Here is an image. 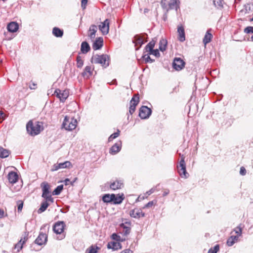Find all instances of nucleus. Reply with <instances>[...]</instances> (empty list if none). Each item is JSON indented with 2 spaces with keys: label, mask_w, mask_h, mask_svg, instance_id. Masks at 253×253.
Instances as JSON below:
<instances>
[{
  "label": "nucleus",
  "mask_w": 253,
  "mask_h": 253,
  "mask_svg": "<svg viewBox=\"0 0 253 253\" xmlns=\"http://www.w3.org/2000/svg\"><path fill=\"white\" fill-rule=\"evenodd\" d=\"M97 31V27L95 25H91L88 30V36L89 38L93 40L95 37V34Z\"/></svg>",
  "instance_id": "nucleus-19"
},
{
  "label": "nucleus",
  "mask_w": 253,
  "mask_h": 253,
  "mask_svg": "<svg viewBox=\"0 0 253 253\" xmlns=\"http://www.w3.org/2000/svg\"><path fill=\"white\" fill-rule=\"evenodd\" d=\"M99 248L97 247H96V248H94L93 246H91L89 247V248L87 249L85 253H97V250H99Z\"/></svg>",
  "instance_id": "nucleus-41"
},
{
  "label": "nucleus",
  "mask_w": 253,
  "mask_h": 253,
  "mask_svg": "<svg viewBox=\"0 0 253 253\" xmlns=\"http://www.w3.org/2000/svg\"><path fill=\"white\" fill-rule=\"evenodd\" d=\"M148 9H147V8H145V9H144V13H146V12H148Z\"/></svg>",
  "instance_id": "nucleus-62"
},
{
  "label": "nucleus",
  "mask_w": 253,
  "mask_h": 253,
  "mask_svg": "<svg viewBox=\"0 0 253 253\" xmlns=\"http://www.w3.org/2000/svg\"><path fill=\"white\" fill-rule=\"evenodd\" d=\"M23 203H21L19 204H18V207H17V210H18V212L21 211L22 208H23Z\"/></svg>",
  "instance_id": "nucleus-56"
},
{
  "label": "nucleus",
  "mask_w": 253,
  "mask_h": 253,
  "mask_svg": "<svg viewBox=\"0 0 253 253\" xmlns=\"http://www.w3.org/2000/svg\"><path fill=\"white\" fill-rule=\"evenodd\" d=\"M151 110L147 106H142L139 110V116L142 119H147L151 115Z\"/></svg>",
  "instance_id": "nucleus-8"
},
{
  "label": "nucleus",
  "mask_w": 253,
  "mask_h": 253,
  "mask_svg": "<svg viewBox=\"0 0 253 253\" xmlns=\"http://www.w3.org/2000/svg\"><path fill=\"white\" fill-rule=\"evenodd\" d=\"M130 222H126L125 223H122L120 225V227L123 228L122 234L124 236H127L130 233L131 228L130 227L126 226V224L130 225Z\"/></svg>",
  "instance_id": "nucleus-16"
},
{
  "label": "nucleus",
  "mask_w": 253,
  "mask_h": 253,
  "mask_svg": "<svg viewBox=\"0 0 253 253\" xmlns=\"http://www.w3.org/2000/svg\"><path fill=\"white\" fill-rule=\"evenodd\" d=\"M234 231L235 232L236 234H237L236 236H238V238L240 236H241L242 229L240 226H238L236 228H235L234 229Z\"/></svg>",
  "instance_id": "nucleus-47"
},
{
  "label": "nucleus",
  "mask_w": 253,
  "mask_h": 253,
  "mask_svg": "<svg viewBox=\"0 0 253 253\" xmlns=\"http://www.w3.org/2000/svg\"><path fill=\"white\" fill-rule=\"evenodd\" d=\"M47 236L46 234L40 233L35 240V243L39 245H42L47 242Z\"/></svg>",
  "instance_id": "nucleus-14"
},
{
  "label": "nucleus",
  "mask_w": 253,
  "mask_h": 253,
  "mask_svg": "<svg viewBox=\"0 0 253 253\" xmlns=\"http://www.w3.org/2000/svg\"><path fill=\"white\" fill-rule=\"evenodd\" d=\"M238 236H231L227 241V245L228 246H232L234 244L237 242L238 240Z\"/></svg>",
  "instance_id": "nucleus-28"
},
{
  "label": "nucleus",
  "mask_w": 253,
  "mask_h": 253,
  "mask_svg": "<svg viewBox=\"0 0 253 253\" xmlns=\"http://www.w3.org/2000/svg\"><path fill=\"white\" fill-rule=\"evenodd\" d=\"M10 154L8 150L0 146V157L4 158L7 157Z\"/></svg>",
  "instance_id": "nucleus-36"
},
{
  "label": "nucleus",
  "mask_w": 253,
  "mask_h": 253,
  "mask_svg": "<svg viewBox=\"0 0 253 253\" xmlns=\"http://www.w3.org/2000/svg\"><path fill=\"white\" fill-rule=\"evenodd\" d=\"M123 186V183L121 180H116L111 182L110 185V188L113 190L121 189Z\"/></svg>",
  "instance_id": "nucleus-21"
},
{
  "label": "nucleus",
  "mask_w": 253,
  "mask_h": 253,
  "mask_svg": "<svg viewBox=\"0 0 253 253\" xmlns=\"http://www.w3.org/2000/svg\"><path fill=\"white\" fill-rule=\"evenodd\" d=\"M244 33L246 34H253V26H248L244 29Z\"/></svg>",
  "instance_id": "nucleus-48"
},
{
  "label": "nucleus",
  "mask_w": 253,
  "mask_h": 253,
  "mask_svg": "<svg viewBox=\"0 0 253 253\" xmlns=\"http://www.w3.org/2000/svg\"><path fill=\"white\" fill-rule=\"evenodd\" d=\"M246 173V169H245V168L243 167H242L241 168H240V174L242 175H245Z\"/></svg>",
  "instance_id": "nucleus-53"
},
{
  "label": "nucleus",
  "mask_w": 253,
  "mask_h": 253,
  "mask_svg": "<svg viewBox=\"0 0 253 253\" xmlns=\"http://www.w3.org/2000/svg\"><path fill=\"white\" fill-rule=\"evenodd\" d=\"M250 39H251V41L252 42H253V35L251 36V37L250 38Z\"/></svg>",
  "instance_id": "nucleus-63"
},
{
  "label": "nucleus",
  "mask_w": 253,
  "mask_h": 253,
  "mask_svg": "<svg viewBox=\"0 0 253 253\" xmlns=\"http://www.w3.org/2000/svg\"><path fill=\"white\" fill-rule=\"evenodd\" d=\"M178 172L182 178H187L189 174L186 171V164L184 161V157H182L178 165L177 166Z\"/></svg>",
  "instance_id": "nucleus-6"
},
{
  "label": "nucleus",
  "mask_w": 253,
  "mask_h": 253,
  "mask_svg": "<svg viewBox=\"0 0 253 253\" xmlns=\"http://www.w3.org/2000/svg\"><path fill=\"white\" fill-rule=\"evenodd\" d=\"M29 233L25 232L23 235L21 239L19 241H21V243L23 245L28 240V239Z\"/></svg>",
  "instance_id": "nucleus-44"
},
{
  "label": "nucleus",
  "mask_w": 253,
  "mask_h": 253,
  "mask_svg": "<svg viewBox=\"0 0 253 253\" xmlns=\"http://www.w3.org/2000/svg\"><path fill=\"white\" fill-rule=\"evenodd\" d=\"M36 84H34V83H33L32 84V85H31V84L30 85L29 87L31 89H35L36 88Z\"/></svg>",
  "instance_id": "nucleus-57"
},
{
  "label": "nucleus",
  "mask_w": 253,
  "mask_h": 253,
  "mask_svg": "<svg viewBox=\"0 0 253 253\" xmlns=\"http://www.w3.org/2000/svg\"><path fill=\"white\" fill-rule=\"evenodd\" d=\"M54 94L58 97L60 101L63 102L68 98L69 96V91L68 90H61L59 89H56Z\"/></svg>",
  "instance_id": "nucleus-7"
},
{
  "label": "nucleus",
  "mask_w": 253,
  "mask_h": 253,
  "mask_svg": "<svg viewBox=\"0 0 253 253\" xmlns=\"http://www.w3.org/2000/svg\"><path fill=\"white\" fill-rule=\"evenodd\" d=\"M27 132L32 136L36 135L43 130L42 123L37 122L34 124L31 121H29L26 126Z\"/></svg>",
  "instance_id": "nucleus-1"
},
{
  "label": "nucleus",
  "mask_w": 253,
  "mask_h": 253,
  "mask_svg": "<svg viewBox=\"0 0 253 253\" xmlns=\"http://www.w3.org/2000/svg\"><path fill=\"white\" fill-rule=\"evenodd\" d=\"M23 245L22 243H21V241H19V242L15 245V249H17V252H19L22 249Z\"/></svg>",
  "instance_id": "nucleus-49"
},
{
  "label": "nucleus",
  "mask_w": 253,
  "mask_h": 253,
  "mask_svg": "<svg viewBox=\"0 0 253 253\" xmlns=\"http://www.w3.org/2000/svg\"><path fill=\"white\" fill-rule=\"evenodd\" d=\"M4 216V211L0 209V218L3 217Z\"/></svg>",
  "instance_id": "nucleus-59"
},
{
  "label": "nucleus",
  "mask_w": 253,
  "mask_h": 253,
  "mask_svg": "<svg viewBox=\"0 0 253 253\" xmlns=\"http://www.w3.org/2000/svg\"><path fill=\"white\" fill-rule=\"evenodd\" d=\"M147 35L145 33L140 35H136L134 37L132 42L135 46H138L137 47H136V50H138L141 45L147 41Z\"/></svg>",
  "instance_id": "nucleus-4"
},
{
  "label": "nucleus",
  "mask_w": 253,
  "mask_h": 253,
  "mask_svg": "<svg viewBox=\"0 0 253 253\" xmlns=\"http://www.w3.org/2000/svg\"><path fill=\"white\" fill-rule=\"evenodd\" d=\"M65 224L63 221H58L55 223L53 227V231L57 234H59L60 236L57 237V240H62L64 239L65 236L61 234L64 229Z\"/></svg>",
  "instance_id": "nucleus-5"
},
{
  "label": "nucleus",
  "mask_w": 253,
  "mask_h": 253,
  "mask_svg": "<svg viewBox=\"0 0 253 253\" xmlns=\"http://www.w3.org/2000/svg\"><path fill=\"white\" fill-rule=\"evenodd\" d=\"M178 33V40L180 42H183L185 40V32L184 28L182 26H178L177 28Z\"/></svg>",
  "instance_id": "nucleus-25"
},
{
  "label": "nucleus",
  "mask_w": 253,
  "mask_h": 253,
  "mask_svg": "<svg viewBox=\"0 0 253 253\" xmlns=\"http://www.w3.org/2000/svg\"><path fill=\"white\" fill-rule=\"evenodd\" d=\"M90 50V47L86 42H83L81 43V51L82 53L86 54Z\"/></svg>",
  "instance_id": "nucleus-26"
},
{
  "label": "nucleus",
  "mask_w": 253,
  "mask_h": 253,
  "mask_svg": "<svg viewBox=\"0 0 253 253\" xmlns=\"http://www.w3.org/2000/svg\"><path fill=\"white\" fill-rule=\"evenodd\" d=\"M91 62L95 64H99L103 67L106 68L109 65V57L107 54H96L92 57Z\"/></svg>",
  "instance_id": "nucleus-2"
},
{
  "label": "nucleus",
  "mask_w": 253,
  "mask_h": 253,
  "mask_svg": "<svg viewBox=\"0 0 253 253\" xmlns=\"http://www.w3.org/2000/svg\"><path fill=\"white\" fill-rule=\"evenodd\" d=\"M112 239L118 242H124L126 240V239L122 238L119 235L116 233H113L111 236Z\"/></svg>",
  "instance_id": "nucleus-39"
},
{
  "label": "nucleus",
  "mask_w": 253,
  "mask_h": 253,
  "mask_svg": "<svg viewBox=\"0 0 253 253\" xmlns=\"http://www.w3.org/2000/svg\"><path fill=\"white\" fill-rule=\"evenodd\" d=\"M19 28L18 24L15 22H10L7 26V30L11 33L16 32Z\"/></svg>",
  "instance_id": "nucleus-20"
},
{
  "label": "nucleus",
  "mask_w": 253,
  "mask_h": 253,
  "mask_svg": "<svg viewBox=\"0 0 253 253\" xmlns=\"http://www.w3.org/2000/svg\"><path fill=\"white\" fill-rule=\"evenodd\" d=\"M99 29L103 35H107L109 30V21L108 19L105 20L99 25Z\"/></svg>",
  "instance_id": "nucleus-11"
},
{
  "label": "nucleus",
  "mask_w": 253,
  "mask_h": 253,
  "mask_svg": "<svg viewBox=\"0 0 253 253\" xmlns=\"http://www.w3.org/2000/svg\"><path fill=\"white\" fill-rule=\"evenodd\" d=\"M48 202V201H44L42 203L41 207L38 210V213H41L46 210L47 207L49 206Z\"/></svg>",
  "instance_id": "nucleus-29"
},
{
  "label": "nucleus",
  "mask_w": 253,
  "mask_h": 253,
  "mask_svg": "<svg viewBox=\"0 0 253 253\" xmlns=\"http://www.w3.org/2000/svg\"><path fill=\"white\" fill-rule=\"evenodd\" d=\"M63 189V185H60L58 186L52 192V195H58L60 194Z\"/></svg>",
  "instance_id": "nucleus-38"
},
{
  "label": "nucleus",
  "mask_w": 253,
  "mask_h": 253,
  "mask_svg": "<svg viewBox=\"0 0 253 253\" xmlns=\"http://www.w3.org/2000/svg\"><path fill=\"white\" fill-rule=\"evenodd\" d=\"M179 0H170L169 3V9L175 8L176 10L179 7Z\"/></svg>",
  "instance_id": "nucleus-24"
},
{
  "label": "nucleus",
  "mask_w": 253,
  "mask_h": 253,
  "mask_svg": "<svg viewBox=\"0 0 253 253\" xmlns=\"http://www.w3.org/2000/svg\"><path fill=\"white\" fill-rule=\"evenodd\" d=\"M120 130L118 129L117 132L111 134L108 138V141L110 142L112 141L114 139L118 137L120 135Z\"/></svg>",
  "instance_id": "nucleus-43"
},
{
  "label": "nucleus",
  "mask_w": 253,
  "mask_h": 253,
  "mask_svg": "<svg viewBox=\"0 0 253 253\" xmlns=\"http://www.w3.org/2000/svg\"><path fill=\"white\" fill-rule=\"evenodd\" d=\"M103 45V39L102 37L97 38L94 42L92 48L94 50L100 49Z\"/></svg>",
  "instance_id": "nucleus-17"
},
{
  "label": "nucleus",
  "mask_w": 253,
  "mask_h": 253,
  "mask_svg": "<svg viewBox=\"0 0 253 253\" xmlns=\"http://www.w3.org/2000/svg\"><path fill=\"white\" fill-rule=\"evenodd\" d=\"M102 200L105 203L112 202V194H105L102 197Z\"/></svg>",
  "instance_id": "nucleus-40"
},
{
  "label": "nucleus",
  "mask_w": 253,
  "mask_h": 253,
  "mask_svg": "<svg viewBox=\"0 0 253 253\" xmlns=\"http://www.w3.org/2000/svg\"><path fill=\"white\" fill-rule=\"evenodd\" d=\"M185 64V62L180 58H175L172 63V66L175 70L180 71L184 67Z\"/></svg>",
  "instance_id": "nucleus-9"
},
{
  "label": "nucleus",
  "mask_w": 253,
  "mask_h": 253,
  "mask_svg": "<svg viewBox=\"0 0 253 253\" xmlns=\"http://www.w3.org/2000/svg\"><path fill=\"white\" fill-rule=\"evenodd\" d=\"M77 61V67L78 68H81L84 65V60L82 57L78 55L76 59Z\"/></svg>",
  "instance_id": "nucleus-37"
},
{
  "label": "nucleus",
  "mask_w": 253,
  "mask_h": 253,
  "mask_svg": "<svg viewBox=\"0 0 253 253\" xmlns=\"http://www.w3.org/2000/svg\"><path fill=\"white\" fill-rule=\"evenodd\" d=\"M251 21H253V17L251 19Z\"/></svg>",
  "instance_id": "nucleus-64"
},
{
  "label": "nucleus",
  "mask_w": 253,
  "mask_h": 253,
  "mask_svg": "<svg viewBox=\"0 0 253 253\" xmlns=\"http://www.w3.org/2000/svg\"><path fill=\"white\" fill-rule=\"evenodd\" d=\"M71 166H72V164L70 162L65 161L63 163H57V164H54L51 170L52 171H56L60 169L69 168Z\"/></svg>",
  "instance_id": "nucleus-12"
},
{
  "label": "nucleus",
  "mask_w": 253,
  "mask_h": 253,
  "mask_svg": "<svg viewBox=\"0 0 253 253\" xmlns=\"http://www.w3.org/2000/svg\"><path fill=\"white\" fill-rule=\"evenodd\" d=\"M154 204L155 203L153 201H150L144 206L143 208L145 209V208H148L151 207L154 205Z\"/></svg>",
  "instance_id": "nucleus-51"
},
{
  "label": "nucleus",
  "mask_w": 253,
  "mask_h": 253,
  "mask_svg": "<svg viewBox=\"0 0 253 253\" xmlns=\"http://www.w3.org/2000/svg\"><path fill=\"white\" fill-rule=\"evenodd\" d=\"M139 102V98L138 95H134L130 101L129 112L131 115L134 112L136 106L138 104Z\"/></svg>",
  "instance_id": "nucleus-10"
},
{
  "label": "nucleus",
  "mask_w": 253,
  "mask_h": 253,
  "mask_svg": "<svg viewBox=\"0 0 253 253\" xmlns=\"http://www.w3.org/2000/svg\"><path fill=\"white\" fill-rule=\"evenodd\" d=\"M214 4L215 6L222 7V0H215L213 1Z\"/></svg>",
  "instance_id": "nucleus-50"
},
{
  "label": "nucleus",
  "mask_w": 253,
  "mask_h": 253,
  "mask_svg": "<svg viewBox=\"0 0 253 253\" xmlns=\"http://www.w3.org/2000/svg\"><path fill=\"white\" fill-rule=\"evenodd\" d=\"M150 55L147 52H144L142 58L146 63H153L155 61L154 59H151Z\"/></svg>",
  "instance_id": "nucleus-32"
},
{
  "label": "nucleus",
  "mask_w": 253,
  "mask_h": 253,
  "mask_svg": "<svg viewBox=\"0 0 253 253\" xmlns=\"http://www.w3.org/2000/svg\"><path fill=\"white\" fill-rule=\"evenodd\" d=\"M129 214L131 217L135 218H139L145 216V213L140 209H134L131 210Z\"/></svg>",
  "instance_id": "nucleus-13"
},
{
  "label": "nucleus",
  "mask_w": 253,
  "mask_h": 253,
  "mask_svg": "<svg viewBox=\"0 0 253 253\" xmlns=\"http://www.w3.org/2000/svg\"><path fill=\"white\" fill-rule=\"evenodd\" d=\"M149 54H152V55H155L156 57H158L160 56V53H159V51L158 50V49H153L150 51L148 52Z\"/></svg>",
  "instance_id": "nucleus-46"
},
{
  "label": "nucleus",
  "mask_w": 253,
  "mask_h": 253,
  "mask_svg": "<svg viewBox=\"0 0 253 253\" xmlns=\"http://www.w3.org/2000/svg\"><path fill=\"white\" fill-rule=\"evenodd\" d=\"M64 184L65 185H68L69 184L71 185H73L74 182H71L69 178H66L64 181Z\"/></svg>",
  "instance_id": "nucleus-54"
},
{
  "label": "nucleus",
  "mask_w": 253,
  "mask_h": 253,
  "mask_svg": "<svg viewBox=\"0 0 253 253\" xmlns=\"http://www.w3.org/2000/svg\"><path fill=\"white\" fill-rule=\"evenodd\" d=\"M169 190H165V191L164 192V193H163V196H167V195H168V194H169Z\"/></svg>",
  "instance_id": "nucleus-58"
},
{
  "label": "nucleus",
  "mask_w": 253,
  "mask_h": 253,
  "mask_svg": "<svg viewBox=\"0 0 253 253\" xmlns=\"http://www.w3.org/2000/svg\"><path fill=\"white\" fill-rule=\"evenodd\" d=\"M212 35H211V34L210 33L209 31H208L206 32V35H205V37L203 39L204 43L205 44H206L209 43L211 42V41L212 39Z\"/></svg>",
  "instance_id": "nucleus-34"
},
{
  "label": "nucleus",
  "mask_w": 253,
  "mask_h": 253,
  "mask_svg": "<svg viewBox=\"0 0 253 253\" xmlns=\"http://www.w3.org/2000/svg\"><path fill=\"white\" fill-rule=\"evenodd\" d=\"M9 182L10 183H15L18 179V175L17 173L14 171H10L7 175Z\"/></svg>",
  "instance_id": "nucleus-18"
},
{
  "label": "nucleus",
  "mask_w": 253,
  "mask_h": 253,
  "mask_svg": "<svg viewBox=\"0 0 253 253\" xmlns=\"http://www.w3.org/2000/svg\"><path fill=\"white\" fill-rule=\"evenodd\" d=\"M52 34L56 37H61L63 35V32L59 28L54 27L52 30Z\"/></svg>",
  "instance_id": "nucleus-33"
},
{
  "label": "nucleus",
  "mask_w": 253,
  "mask_h": 253,
  "mask_svg": "<svg viewBox=\"0 0 253 253\" xmlns=\"http://www.w3.org/2000/svg\"><path fill=\"white\" fill-rule=\"evenodd\" d=\"M124 195L122 194L121 196L120 195H116L114 194H112V202L115 204H121L123 200H124Z\"/></svg>",
  "instance_id": "nucleus-27"
},
{
  "label": "nucleus",
  "mask_w": 253,
  "mask_h": 253,
  "mask_svg": "<svg viewBox=\"0 0 253 253\" xmlns=\"http://www.w3.org/2000/svg\"><path fill=\"white\" fill-rule=\"evenodd\" d=\"M41 186L42 187V191L43 196H45L46 194H49V193H50V186L47 183H42L41 184Z\"/></svg>",
  "instance_id": "nucleus-30"
},
{
  "label": "nucleus",
  "mask_w": 253,
  "mask_h": 253,
  "mask_svg": "<svg viewBox=\"0 0 253 253\" xmlns=\"http://www.w3.org/2000/svg\"><path fill=\"white\" fill-rule=\"evenodd\" d=\"M167 45V41L165 39H162L160 40L159 42V49L162 51H164L166 49V46Z\"/></svg>",
  "instance_id": "nucleus-35"
},
{
  "label": "nucleus",
  "mask_w": 253,
  "mask_h": 253,
  "mask_svg": "<svg viewBox=\"0 0 253 253\" xmlns=\"http://www.w3.org/2000/svg\"><path fill=\"white\" fill-rule=\"evenodd\" d=\"M92 74V71L91 66H87L85 67L84 72L82 73V76L84 78L88 79Z\"/></svg>",
  "instance_id": "nucleus-23"
},
{
  "label": "nucleus",
  "mask_w": 253,
  "mask_h": 253,
  "mask_svg": "<svg viewBox=\"0 0 253 253\" xmlns=\"http://www.w3.org/2000/svg\"><path fill=\"white\" fill-rule=\"evenodd\" d=\"M166 0H162V1H161V5L163 8H165L166 7V3L164 2V1H165Z\"/></svg>",
  "instance_id": "nucleus-60"
},
{
  "label": "nucleus",
  "mask_w": 253,
  "mask_h": 253,
  "mask_svg": "<svg viewBox=\"0 0 253 253\" xmlns=\"http://www.w3.org/2000/svg\"><path fill=\"white\" fill-rule=\"evenodd\" d=\"M87 2V0H82L81 1V6L83 9H85L86 8V5Z\"/></svg>",
  "instance_id": "nucleus-52"
},
{
  "label": "nucleus",
  "mask_w": 253,
  "mask_h": 253,
  "mask_svg": "<svg viewBox=\"0 0 253 253\" xmlns=\"http://www.w3.org/2000/svg\"><path fill=\"white\" fill-rule=\"evenodd\" d=\"M121 147L122 141H119L111 147L110 149V153L113 155L116 154L121 150Z\"/></svg>",
  "instance_id": "nucleus-15"
},
{
  "label": "nucleus",
  "mask_w": 253,
  "mask_h": 253,
  "mask_svg": "<svg viewBox=\"0 0 253 253\" xmlns=\"http://www.w3.org/2000/svg\"><path fill=\"white\" fill-rule=\"evenodd\" d=\"M219 250V245H216L213 248H211L208 252V253H217Z\"/></svg>",
  "instance_id": "nucleus-45"
},
{
  "label": "nucleus",
  "mask_w": 253,
  "mask_h": 253,
  "mask_svg": "<svg viewBox=\"0 0 253 253\" xmlns=\"http://www.w3.org/2000/svg\"><path fill=\"white\" fill-rule=\"evenodd\" d=\"M155 191L154 188H151L149 191H147L145 193L146 195H147L148 196L150 195L151 194L153 193Z\"/></svg>",
  "instance_id": "nucleus-55"
},
{
  "label": "nucleus",
  "mask_w": 253,
  "mask_h": 253,
  "mask_svg": "<svg viewBox=\"0 0 253 253\" xmlns=\"http://www.w3.org/2000/svg\"><path fill=\"white\" fill-rule=\"evenodd\" d=\"M42 196L46 201L50 202L51 203H53L54 202L53 198L52 197L51 195L50 194V193H49V194H46L45 196H43V194H42Z\"/></svg>",
  "instance_id": "nucleus-42"
},
{
  "label": "nucleus",
  "mask_w": 253,
  "mask_h": 253,
  "mask_svg": "<svg viewBox=\"0 0 253 253\" xmlns=\"http://www.w3.org/2000/svg\"><path fill=\"white\" fill-rule=\"evenodd\" d=\"M3 114V113L2 112H0V118H1V117H2V115Z\"/></svg>",
  "instance_id": "nucleus-61"
},
{
  "label": "nucleus",
  "mask_w": 253,
  "mask_h": 253,
  "mask_svg": "<svg viewBox=\"0 0 253 253\" xmlns=\"http://www.w3.org/2000/svg\"><path fill=\"white\" fill-rule=\"evenodd\" d=\"M156 43V41L154 40H152L151 42H150L144 48V52H147L152 50L153 49V48L154 47L155 44Z\"/></svg>",
  "instance_id": "nucleus-31"
},
{
  "label": "nucleus",
  "mask_w": 253,
  "mask_h": 253,
  "mask_svg": "<svg viewBox=\"0 0 253 253\" xmlns=\"http://www.w3.org/2000/svg\"><path fill=\"white\" fill-rule=\"evenodd\" d=\"M122 247L121 243L118 242H110L107 244V248L109 249H113L114 251L121 249H122Z\"/></svg>",
  "instance_id": "nucleus-22"
},
{
  "label": "nucleus",
  "mask_w": 253,
  "mask_h": 253,
  "mask_svg": "<svg viewBox=\"0 0 253 253\" xmlns=\"http://www.w3.org/2000/svg\"><path fill=\"white\" fill-rule=\"evenodd\" d=\"M77 125V121L73 118L66 116L62 124L63 127L67 130L74 129Z\"/></svg>",
  "instance_id": "nucleus-3"
}]
</instances>
